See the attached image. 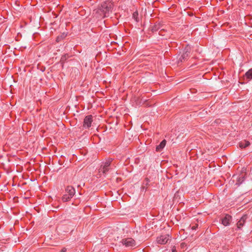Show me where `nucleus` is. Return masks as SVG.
<instances>
[{"label": "nucleus", "mask_w": 252, "mask_h": 252, "mask_svg": "<svg viewBox=\"0 0 252 252\" xmlns=\"http://www.w3.org/2000/svg\"><path fill=\"white\" fill-rule=\"evenodd\" d=\"M113 8V4L110 1L102 2L96 9V14L98 18H105L109 16Z\"/></svg>", "instance_id": "1"}, {"label": "nucleus", "mask_w": 252, "mask_h": 252, "mask_svg": "<svg viewBox=\"0 0 252 252\" xmlns=\"http://www.w3.org/2000/svg\"><path fill=\"white\" fill-rule=\"evenodd\" d=\"M113 161V158H108L106 159L105 161L102 162L98 169V174L96 175V177L100 178L102 175L105 176L108 172L114 168L115 165Z\"/></svg>", "instance_id": "2"}, {"label": "nucleus", "mask_w": 252, "mask_h": 252, "mask_svg": "<svg viewBox=\"0 0 252 252\" xmlns=\"http://www.w3.org/2000/svg\"><path fill=\"white\" fill-rule=\"evenodd\" d=\"M121 242L126 247H132L136 245L135 241L131 238L123 239Z\"/></svg>", "instance_id": "3"}, {"label": "nucleus", "mask_w": 252, "mask_h": 252, "mask_svg": "<svg viewBox=\"0 0 252 252\" xmlns=\"http://www.w3.org/2000/svg\"><path fill=\"white\" fill-rule=\"evenodd\" d=\"M169 240V235L168 234L161 235L157 238V242L158 244L164 245L167 243Z\"/></svg>", "instance_id": "4"}, {"label": "nucleus", "mask_w": 252, "mask_h": 252, "mask_svg": "<svg viewBox=\"0 0 252 252\" xmlns=\"http://www.w3.org/2000/svg\"><path fill=\"white\" fill-rule=\"evenodd\" d=\"M190 54V47L188 46L185 48L184 53L180 57L179 61L181 62H184L189 58Z\"/></svg>", "instance_id": "5"}, {"label": "nucleus", "mask_w": 252, "mask_h": 252, "mask_svg": "<svg viewBox=\"0 0 252 252\" xmlns=\"http://www.w3.org/2000/svg\"><path fill=\"white\" fill-rule=\"evenodd\" d=\"M93 122V117L92 115H88L84 118L83 126L89 128L91 126Z\"/></svg>", "instance_id": "6"}, {"label": "nucleus", "mask_w": 252, "mask_h": 252, "mask_svg": "<svg viewBox=\"0 0 252 252\" xmlns=\"http://www.w3.org/2000/svg\"><path fill=\"white\" fill-rule=\"evenodd\" d=\"M231 220V216L229 215L226 214L225 215L224 217L221 219V223L224 226H228L230 224Z\"/></svg>", "instance_id": "7"}, {"label": "nucleus", "mask_w": 252, "mask_h": 252, "mask_svg": "<svg viewBox=\"0 0 252 252\" xmlns=\"http://www.w3.org/2000/svg\"><path fill=\"white\" fill-rule=\"evenodd\" d=\"M75 193V189L72 186H67L65 190V194H67L70 197H73Z\"/></svg>", "instance_id": "8"}, {"label": "nucleus", "mask_w": 252, "mask_h": 252, "mask_svg": "<svg viewBox=\"0 0 252 252\" xmlns=\"http://www.w3.org/2000/svg\"><path fill=\"white\" fill-rule=\"evenodd\" d=\"M166 141L165 140H162L159 145H158L156 147V151L157 152H160L165 146L166 145Z\"/></svg>", "instance_id": "9"}, {"label": "nucleus", "mask_w": 252, "mask_h": 252, "mask_svg": "<svg viewBox=\"0 0 252 252\" xmlns=\"http://www.w3.org/2000/svg\"><path fill=\"white\" fill-rule=\"evenodd\" d=\"M246 219V216H243L241 219L238 221V222L237 223V227L238 228H240L241 227H242L245 222Z\"/></svg>", "instance_id": "10"}, {"label": "nucleus", "mask_w": 252, "mask_h": 252, "mask_svg": "<svg viewBox=\"0 0 252 252\" xmlns=\"http://www.w3.org/2000/svg\"><path fill=\"white\" fill-rule=\"evenodd\" d=\"M250 145V143L248 141H242L239 143V147L241 149L245 148L248 147Z\"/></svg>", "instance_id": "11"}, {"label": "nucleus", "mask_w": 252, "mask_h": 252, "mask_svg": "<svg viewBox=\"0 0 252 252\" xmlns=\"http://www.w3.org/2000/svg\"><path fill=\"white\" fill-rule=\"evenodd\" d=\"M245 77L248 80L252 79V68L246 72Z\"/></svg>", "instance_id": "12"}, {"label": "nucleus", "mask_w": 252, "mask_h": 252, "mask_svg": "<svg viewBox=\"0 0 252 252\" xmlns=\"http://www.w3.org/2000/svg\"><path fill=\"white\" fill-rule=\"evenodd\" d=\"M72 197H70L69 194H64L62 197V200L63 202H67L69 201Z\"/></svg>", "instance_id": "13"}, {"label": "nucleus", "mask_w": 252, "mask_h": 252, "mask_svg": "<svg viewBox=\"0 0 252 252\" xmlns=\"http://www.w3.org/2000/svg\"><path fill=\"white\" fill-rule=\"evenodd\" d=\"M244 180H245L244 176H240L237 179L236 184L238 185H240L241 184H242L243 183V182L244 181Z\"/></svg>", "instance_id": "14"}, {"label": "nucleus", "mask_w": 252, "mask_h": 252, "mask_svg": "<svg viewBox=\"0 0 252 252\" xmlns=\"http://www.w3.org/2000/svg\"><path fill=\"white\" fill-rule=\"evenodd\" d=\"M132 17L136 22L138 21V13L137 11L133 13Z\"/></svg>", "instance_id": "15"}, {"label": "nucleus", "mask_w": 252, "mask_h": 252, "mask_svg": "<svg viewBox=\"0 0 252 252\" xmlns=\"http://www.w3.org/2000/svg\"><path fill=\"white\" fill-rule=\"evenodd\" d=\"M67 59L66 55H64L63 56H62L61 59V62L62 63H63Z\"/></svg>", "instance_id": "16"}, {"label": "nucleus", "mask_w": 252, "mask_h": 252, "mask_svg": "<svg viewBox=\"0 0 252 252\" xmlns=\"http://www.w3.org/2000/svg\"><path fill=\"white\" fill-rule=\"evenodd\" d=\"M197 227H198V224H196L195 225H193L192 226L191 229L192 230H196Z\"/></svg>", "instance_id": "17"}, {"label": "nucleus", "mask_w": 252, "mask_h": 252, "mask_svg": "<svg viewBox=\"0 0 252 252\" xmlns=\"http://www.w3.org/2000/svg\"><path fill=\"white\" fill-rule=\"evenodd\" d=\"M172 252H177L176 249L175 247H173L171 249Z\"/></svg>", "instance_id": "18"}, {"label": "nucleus", "mask_w": 252, "mask_h": 252, "mask_svg": "<svg viewBox=\"0 0 252 252\" xmlns=\"http://www.w3.org/2000/svg\"><path fill=\"white\" fill-rule=\"evenodd\" d=\"M66 248H63L62 250V251H61V252H66Z\"/></svg>", "instance_id": "19"}, {"label": "nucleus", "mask_w": 252, "mask_h": 252, "mask_svg": "<svg viewBox=\"0 0 252 252\" xmlns=\"http://www.w3.org/2000/svg\"><path fill=\"white\" fill-rule=\"evenodd\" d=\"M146 180L147 181V182H149V179L148 178H146Z\"/></svg>", "instance_id": "20"}]
</instances>
